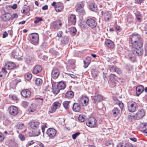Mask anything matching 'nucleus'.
Returning a JSON list of instances; mask_svg holds the SVG:
<instances>
[{"mask_svg":"<svg viewBox=\"0 0 147 147\" xmlns=\"http://www.w3.org/2000/svg\"><path fill=\"white\" fill-rule=\"evenodd\" d=\"M4 137L3 135L1 132H0V142L3 140L4 139Z\"/></svg>","mask_w":147,"mask_h":147,"instance_id":"obj_56","label":"nucleus"},{"mask_svg":"<svg viewBox=\"0 0 147 147\" xmlns=\"http://www.w3.org/2000/svg\"><path fill=\"white\" fill-rule=\"evenodd\" d=\"M84 6V4L82 2H81L78 3L76 6V11H78V10H79L81 8L83 7Z\"/></svg>","mask_w":147,"mask_h":147,"instance_id":"obj_30","label":"nucleus"},{"mask_svg":"<svg viewBox=\"0 0 147 147\" xmlns=\"http://www.w3.org/2000/svg\"><path fill=\"white\" fill-rule=\"evenodd\" d=\"M144 89V87L142 86H139L136 88V94L137 96H139L142 92Z\"/></svg>","mask_w":147,"mask_h":147,"instance_id":"obj_24","label":"nucleus"},{"mask_svg":"<svg viewBox=\"0 0 147 147\" xmlns=\"http://www.w3.org/2000/svg\"><path fill=\"white\" fill-rule=\"evenodd\" d=\"M130 38L132 44V51L136 55H142L144 52L142 48L143 41L140 35L137 33H134L130 36Z\"/></svg>","mask_w":147,"mask_h":147,"instance_id":"obj_1","label":"nucleus"},{"mask_svg":"<svg viewBox=\"0 0 147 147\" xmlns=\"http://www.w3.org/2000/svg\"><path fill=\"white\" fill-rule=\"evenodd\" d=\"M88 59H87L86 61H84V67L85 68H87L88 67L91 61L90 59H89L88 60Z\"/></svg>","mask_w":147,"mask_h":147,"instance_id":"obj_40","label":"nucleus"},{"mask_svg":"<svg viewBox=\"0 0 147 147\" xmlns=\"http://www.w3.org/2000/svg\"><path fill=\"white\" fill-rule=\"evenodd\" d=\"M6 68H3L2 69V71L1 72L2 73L4 74V76H5L7 73V71L5 70Z\"/></svg>","mask_w":147,"mask_h":147,"instance_id":"obj_57","label":"nucleus"},{"mask_svg":"<svg viewBox=\"0 0 147 147\" xmlns=\"http://www.w3.org/2000/svg\"><path fill=\"white\" fill-rule=\"evenodd\" d=\"M57 36L59 37H61L62 36V32L59 31L57 33Z\"/></svg>","mask_w":147,"mask_h":147,"instance_id":"obj_61","label":"nucleus"},{"mask_svg":"<svg viewBox=\"0 0 147 147\" xmlns=\"http://www.w3.org/2000/svg\"><path fill=\"white\" fill-rule=\"evenodd\" d=\"M42 83V81L41 79L37 78L35 80V83L38 86H41Z\"/></svg>","mask_w":147,"mask_h":147,"instance_id":"obj_36","label":"nucleus"},{"mask_svg":"<svg viewBox=\"0 0 147 147\" xmlns=\"http://www.w3.org/2000/svg\"><path fill=\"white\" fill-rule=\"evenodd\" d=\"M8 35V34L7 32L6 31H5L3 35V38H6L7 36Z\"/></svg>","mask_w":147,"mask_h":147,"instance_id":"obj_59","label":"nucleus"},{"mask_svg":"<svg viewBox=\"0 0 147 147\" xmlns=\"http://www.w3.org/2000/svg\"><path fill=\"white\" fill-rule=\"evenodd\" d=\"M30 10V9L29 8H24L22 10H21V12L22 13H28Z\"/></svg>","mask_w":147,"mask_h":147,"instance_id":"obj_46","label":"nucleus"},{"mask_svg":"<svg viewBox=\"0 0 147 147\" xmlns=\"http://www.w3.org/2000/svg\"><path fill=\"white\" fill-rule=\"evenodd\" d=\"M9 113L11 115L15 116L18 113V110L17 107L13 106H11L9 108Z\"/></svg>","mask_w":147,"mask_h":147,"instance_id":"obj_6","label":"nucleus"},{"mask_svg":"<svg viewBox=\"0 0 147 147\" xmlns=\"http://www.w3.org/2000/svg\"><path fill=\"white\" fill-rule=\"evenodd\" d=\"M116 104L119 105V107L122 110L123 107V104L122 102L121 101L118 100V101L116 102Z\"/></svg>","mask_w":147,"mask_h":147,"instance_id":"obj_39","label":"nucleus"},{"mask_svg":"<svg viewBox=\"0 0 147 147\" xmlns=\"http://www.w3.org/2000/svg\"><path fill=\"white\" fill-rule=\"evenodd\" d=\"M42 70V67L40 65H37L35 66L34 68L32 73L33 74H37L40 72Z\"/></svg>","mask_w":147,"mask_h":147,"instance_id":"obj_20","label":"nucleus"},{"mask_svg":"<svg viewBox=\"0 0 147 147\" xmlns=\"http://www.w3.org/2000/svg\"><path fill=\"white\" fill-rule=\"evenodd\" d=\"M56 83L57 87L60 90H63L66 87L65 84L64 82H60Z\"/></svg>","mask_w":147,"mask_h":147,"instance_id":"obj_22","label":"nucleus"},{"mask_svg":"<svg viewBox=\"0 0 147 147\" xmlns=\"http://www.w3.org/2000/svg\"><path fill=\"white\" fill-rule=\"evenodd\" d=\"M112 142V141H107L105 142V144L107 146H109L111 144Z\"/></svg>","mask_w":147,"mask_h":147,"instance_id":"obj_55","label":"nucleus"},{"mask_svg":"<svg viewBox=\"0 0 147 147\" xmlns=\"http://www.w3.org/2000/svg\"><path fill=\"white\" fill-rule=\"evenodd\" d=\"M49 52L51 53L52 55L55 57L58 54V53L55 50L53 49H51L49 50Z\"/></svg>","mask_w":147,"mask_h":147,"instance_id":"obj_37","label":"nucleus"},{"mask_svg":"<svg viewBox=\"0 0 147 147\" xmlns=\"http://www.w3.org/2000/svg\"><path fill=\"white\" fill-rule=\"evenodd\" d=\"M67 66L69 67V68H71L75 64V61L73 59L70 60L68 61L67 62Z\"/></svg>","mask_w":147,"mask_h":147,"instance_id":"obj_33","label":"nucleus"},{"mask_svg":"<svg viewBox=\"0 0 147 147\" xmlns=\"http://www.w3.org/2000/svg\"><path fill=\"white\" fill-rule=\"evenodd\" d=\"M136 55L132 51V52L128 54V58L130 60L133 62H134L136 59Z\"/></svg>","mask_w":147,"mask_h":147,"instance_id":"obj_25","label":"nucleus"},{"mask_svg":"<svg viewBox=\"0 0 147 147\" xmlns=\"http://www.w3.org/2000/svg\"><path fill=\"white\" fill-rule=\"evenodd\" d=\"M60 105L61 104L59 102H54L53 106L51 107L49 111V112L51 113L55 112L57 109L59 108Z\"/></svg>","mask_w":147,"mask_h":147,"instance_id":"obj_7","label":"nucleus"},{"mask_svg":"<svg viewBox=\"0 0 147 147\" xmlns=\"http://www.w3.org/2000/svg\"><path fill=\"white\" fill-rule=\"evenodd\" d=\"M70 34L73 36H74L76 34L77 30L74 27H71L69 29Z\"/></svg>","mask_w":147,"mask_h":147,"instance_id":"obj_27","label":"nucleus"},{"mask_svg":"<svg viewBox=\"0 0 147 147\" xmlns=\"http://www.w3.org/2000/svg\"><path fill=\"white\" fill-rule=\"evenodd\" d=\"M21 94L23 97L27 98L30 97L31 95L30 91L27 89L23 90L21 92Z\"/></svg>","mask_w":147,"mask_h":147,"instance_id":"obj_14","label":"nucleus"},{"mask_svg":"<svg viewBox=\"0 0 147 147\" xmlns=\"http://www.w3.org/2000/svg\"><path fill=\"white\" fill-rule=\"evenodd\" d=\"M102 97L99 94H97L94 97V99L96 102H98L102 100Z\"/></svg>","mask_w":147,"mask_h":147,"instance_id":"obj_31","label":"nucleus"},{"mask_svg":"<svg viewBox=\"0 0 147 147\" xmlns=\"http://www.w3.org/2000/svg\"><path fill=\"white\" fill-rule=\"evenodd\" d=\"M30 41L33 44L37 43L38 41L39 36L36 33L31 34L29 35Z\"/></svg>","mask_w":147,"mask_h":147,"instance_id":"obj_2","label":"nucleus"},{"mask_svg":"<svg viewBox=\"0 0 147 147\" xmlns=\"http://www.w3.org/2000/svg\"><path fill=\"white\" fill-rule=\"evenodd\" d=\"M40 133V131L39 129H35V130L34 129L32 132V136H38Z\"/></svg>","mask_w":147,"mask_h":147,"instance_id":"obj_32","label":"nucleus"},{"mask_svg":"<svg viewBox=\"0 0 147 147\" xmlns=\"http://www.w3.org/2000/svg\"><path fill=\"white\" fill-rule=\"evenodd\" d=\"M59 74V70L57 69H54L53 70L51 73V76L54 79H56Z\"/></svg>","mask_w":147,"mask_h":147,"instance_id":"obj_10","label":"nucleus"},{"mask_svg":"<svg viewBox=\"0 0 147 147\" xmlns=\"http://www.w3.org/2000/svg\"><path fill=\"white\" fill-rule=\"evenodd\" d=\"M115 28L117 32V34H118V32H120L122 30L121 28L119 26H116Z\"/></svg>","mask_w":147,"mask_h":147,"instance_id":"obj_52","label":"nucleus"},{"mask_svg":"<svg viewBox=\"0 0 147 147\" xmlns=\"http://www.w3.org/2000/svg\"><path fill=\"white\" fill-rule=\"evenodd\" d=\"M77 12H78L79 15L81 17L85 14V12L84 9L78 10V11Z\"/></svg>","mask_w":147,"mask_h":147,"instance_id":"obj_41","label":"nucleus"},{"mask_svg":"<svg viewBox=\"0 0 147 147\" xmlns=\"http://www.w3.org/2000/svg\"><path fill=\"white\" fill-rule=\"evenodd\" d=\"M111 113L113 116L116 117L119 115L120 110L118 108L115 107L112 110Z\"/></svg>","mask_w":147,"mask_h":147,"instance_id":"obj_15","label":"nucleus"},{"mask_svg":"<svg viewBox=\"0 0 147 147\" xmlns=\"http://www.w3.org/2000/svg\"><path fill=\"white\" fill-rule=\"evenodd\" d=\"M36 110V108L32 105L28 109V111L31 112H33Z\"/></svg>","mask_w":147,"mask_h":147,"instance_id":"obj_44","label":"nucleus"},{"mask_svg":"<svg viewBox=\"0 0 147 147\" xmlns=\"http://www.w3.org/2000/svg\"><path fill=\"white\" fill-rule=\"evenodd\" d=\"M70 101H65L63 103V105L65 108L66 109H68L69 107V104L70 102Z\"/></svg>","mask_w":147,"mask_h":147,"instance_id":"obj_38","label":"nucleus"},{"mask_svg":"<svg viewBox=\"0 0 147 147\" xmlns=\"http://www.w3.org/2000/svg\"><path fill=\"white\" fill-rule=\"evenodd\" d=\"M102 15L104 16V17L105 18H109L111 17V14L110 12L106 11L105 13H103L102 11Z\"/></svg>","mask_w":147,"mask_h":147,"instance_id":"obj_34","label":"nucleus"},{"mask_svg":"<svg viewBox=\"0 0 147 147\" xmlns=\"http://www.w3.org/2000/svg\"><path fill=\"white\" fill-rule=\"evenodd\" d=\"M51 88L49 86V85L44 87V90L46 91H49L51 90Z\"/></svg>","mask_w":147,"mask_h":147,"instance_id":"obj_54","label":"nucleus"},{"mask_svg":"<svg viewBox=\"0 0 147 147\" xmlns=\"http://www.w3.org/2000/svg\"><path fill=\"white\" fill-rule=\"evenodd\" d=\"M62 26V23L61 21H57L53 23V28L56 30H58Z\"/></svg>","mask_w":147,"mask_h":147,"instance_id":"obj_18","label":"nucleus"},{"mask_svg":"<svg viewBox=\"0 0 147 147\" xmlns=\"http://www.w3.org/2000/svg\"><path fill=\"white\" fill-rule=\"evenodd\" d=\"M117 147H125V146L123 144L119 143L118 144Z\"/></svg>","mask_w":147,"mask_h":147,"instance_id":"obj_63","label":"nucleus"},{"mask_svg":"<svg viewBox=\"0 0 147 147\" xmlns=\"http://www.w3.org/2000/svg\"><path fill=\"white\" fill-rule=\"evenodd\" d=\"M37 144L39 146V147H45L44 144L40 142H38Z\"/></svg>","mask_w":147,"mask_h":147,"instance_id":"obj_60","label":"nucleus"},{"mask_svg":"<svg viewBox=\"0 0 147 147\" xmlns=\"http://www.w3.org/2000/svg\"><path fill=\"white\" fill-rule=\"evenodd\" d=\"M147 123H141L140 124V126L142 128H144L147 125Z\"/></svg>","mask_w":147,"mask_h":147,"instance_id":"obj_50","label":"nucleus"},{"mask_svg":"<svg viewBox=\"0 0 147 147\" xmlns=\"http://www.w3.org/2000/svg\"><path fill=\"white\" fill-rule=\"evenodd\" d=\"M34 60L35 59L33 58L29 55H26L25 57V61L28 64L33 63Z\"/></svg>","mask_w":147,"mask_h":147,"instance_id":"obj_17","label":"nucleus"},{"mask_svg":"<svg viewBox=\"0 0 147 147\" xmlns=\"http://www.w3.org/2000/svg\"><path fill=\"white\" fill-rule=\"evenodd\" d=\"M4 17L6 18H11V16L9 13L5 14L4 16Z\"/></svg>","mask_w":147,"mask_h":147,"instance_id":"obj_49","label":"nucleus"},{"mask_svg":"<svg viewBox=\"0 0 147 147\" xmlns=\"http://www.w3.org/2000/svg\"><path fill=\"white\" fill-rule=\"evenodd\" d=\"M73 110L76 112H79L81 109V106L79 104L74 103L72 107Z\"/></svg>","mask_w":147,"mask_h":147,"instance_id":"obj_16","label":"nucleus"},{"mask_svg":"<svg viewBox=\"0 0 147 147\" xmlns=\"http://www.w3.org/2000/svg\"><path fill=\"white\" fill-rule=\"evenodd\" d=\"M63 7V4L59 3L55 6V9L57 12H61Z\"/></svg>","mask_w":147,"mask_h":147,"instance_id":"obj_23","label":"nucleus"},{"mask_svg":"<svg viewBox=\"0 0 147 147\" xmlns=\"http://www.w3.org/2000/svg\"><path fill=\"white\" fill-rule=\"evenodd\" d=\"M128 110L131 112H134L138 107V106L136 103L134 102H129L128 104Z\"/></svg>","mask_w":147,"mask_h":147,"instance_id":"obj_4","label":"nucleus"},{"mask_svg":"<svg viewBox=\"0 0 147 147\" xmlns=\"http://www.w3.org/2000/svg\"><path fill=\"white\" fill-rule=\"evenodd\" d=\"M9 98L11 99L17 100L18 98L16 96L14 95L11 94L9 95Z\"/></svg>","mask_w":147,"mask_h":147,"instance_id":"obj_45","label":"nucleus"},{"mask_svg":"<svg viewBox=\"0 0 147 147\" xmlns=\"http://www.w3.org/2000/svg\"><path fill=\"white\" fill-rule=\"evenodd\" d=\"M118 74H120L122 73V71L119 68L117 67L116 69V71L115 72Z\"/></svg>","mask_w":147,"mask_h":147,"instance_id":"obj_47","label":"nucleus"},{"mask_svg":"<svg viewBox=\"0 0 147 147\" xmlns=\"http://www.w3.org/2000/svg\"><path fill=\"white\" fill-rule=\"evenodd\" d=\"M89 101L88 98L86 96L82 97L81 99V102L84 106H86L88 104Z\"/></svg>","mask_w":147,"mask_h":147,"instance_id":"obj_19","label":"nucleus"},{"mask_svg":"<svg viewBox=\"0 0 147 147\" xmlns=\"http://www.w3.org/2000/svg\"><path fill=\"white\" fill-rule=\"evenodd\" d=\"M15 64L12 62H9L5 65V67L6 69H12L15 66Z\"/></svg>","mask_w":147,"mask_h":147,"instance_id":"obj_26","label":"nucleus"},{"mask_svg":"<svg viewBox=\"0 0 147 147\" xmlns=\"http://www.w3.org/2000/svg\"><path fill=\"white\" fill-rule=\"evenodd\" d=\"M52 86L53 87L52 91L53 93L56 95L59 93L60 90L57 87L56 83L54 82H53L52 83Z\"/></svg>","mask_w":147,"mask_h":147,"instance_id":"obj_12","label":"nucleus"},{"mask_svg":"<svg viewBox=\"0 0 147 147\" xmlns=\"http://www.w3.org/2000/svg\"><path fill=\"white\" fill-rule=\"evenodd\" d=\"M47 133L50 138H52L56 135V131L54 129L49 128L47 130Z\"/></svg>","mask_w":147,"mask_h":147,"instance_id":"obj_8","label":"nucleus"},{"mask_svg":"<svg viewBox=\"0 0 147 147\" xmlns=\"http://www.w3.org/2000/svg\"><path fill=\"white\" fill-rule=\"evenodd\" d=\"M24 76L26 80L29 81L31 79L32 77V75L31 73H26L25 75Z\"/></svg>","mask_w":147,"mask_h":147,"instance_id":"obj_35","label":"nucleus"},{"mask_svg":"<svg viewBox=\"0 0 147 147\" xmlns=\"http://www.w3.org/2000/svg\"><path fill=\"white\" fill-rule=\"evenodd\" d=\"M39 122L37 121H32L30 124V126L32 129L35 130V129H39Z\"/></svg>","mask_w":147,"mask_h":147,"instance_id":"obj_9","label":"nucleus"},{"mask_svg":"<svg viewBox=\"0 0 147 147\" xmlns=\"http://www.w3.org/2000/svg\"><path fill=\"white\" fill-rule=\"evenodd\" d=\"M22 104L24 107H26L28 105V103L27 101H23L22 102Z\"/></svg>","mask_w":147,"mask_h":147,"instance_id":"obj_58","label":"nucleus"},{"mask_svg":"<svg viewBox=\"0 0 147 147\" xmlns=\"http://www.w3.org/2000/svg\"><path fill=\"white\" fill-rule=\"evenodd\" d=\"M145 136H147V128L142 131Z\"/></svg>","mask_w":147,"mask_h":147,"instance_id":"obj_64","label":"nucleus"},{"mask_svg":"<svg viewBox=\"0 0 147 147\" xmlns=\"http://www.w3.org/2000/svg\"><path fill=\"white\" fill-rule=\"evenodd\" d=\"M116 67H117L114 65L111 66L109 67V70L111 72H115V71H116Z\"/></svg>","mask_w":147,"mask_h":147,"instance_id":"obj_42","label":"nucleus"},{"mask_svg":"<svg viewBox=\"0 0 147 147\" xmlns=\"http://www.w3.org/2000/svg\"><path fill=\"white\" fill-rule=\"evenodd\" d=\"M145 115V113L142 109H140L137 111L136 114V118L138 119L142 118Z\"/></svg>","mask_w":147,"mask_h":147,"instance_id":"obj_13","label":"nucleus"},{"mask_svg":"<svg viewBox=\"0 0 147 147\" xmlns=\"http://www.w3.org/2000/svg\"><path fill=\"white\" fill-rule=\"evenodd\" d=\"M105 43L106 45L109 48H113L114 47L113 42L109 39H106Z\"/></svg>","mask_w":147,"mask_h":147,"instance_id":"obj_21","label":"nucleus"},{"mask_svg":"<svg viewBox=\"0 0 147 147\" xmlns=\"http://www.w3.org/2000/svg\"><path fill=\"white\" fill-rule=\"evenodd\" d=\"M80 134L79 132H76L72 135V137L74 139H76Z\"/></svg>","mask_w":147,"mask_h":147,"instance_id":"obj_48","label":"nucleus"},{"mask_svg":"<svg viewBox=\"0 0 147 147\" xmlns=\"http://www.w3.org/2000/svg\"><path fill=\"white\" fill-rule=\"evenodd\" d=\"M90 8L91 10L93 11L96 12L97 10V7L94 3H92L90 4Z\"/></svg>","mask_w":147,"mask_h":147,"instance_id":"obj_29","label":"nucleus"},{"mask_svg":"<svg viewBox=\"0 0 147 147\" xmlns=\"http://www.w3.org/2000/svg\"><path fill=\"white\" fill-rule=\"evenodd\" d=\"M34 143L33 140H31L30 141L28 142L26 145V147H28L29 146L31 145Z\"/></svg>","mask_w":147,"mask_h":147,"instance_id":"obj_53","label":"nucleus"},{"mask_svg":"<svg viewBox=\"0 0 147 147\" xmlns=\"http://www.w3.org/2000/svg\"><path fill=\"white\" fill-rule=\"evenodd\" d=\"M74 96V94L73 92L71 91H67L66 93L65 97L68 98H72Z\"/></svg>","mask_w":147,"mask_h":147,"instance_id":"obj_28","label":"nucleus"},{"mask_svg":"<svg viewBox=\"0 0 147 147\" xmlns=\"http://www.w3.org/2000/svg\"><path fill=\"white\" fill-rule=\"evenodd\" d=\"M12 57L16 59L20 58L22 56L21 52L19 50H13L11 54Z\"/></svg>","mask_w":147,"mask_h":147,"instance_id":"obj_5","label":"nucleus"},{"mask_svg":"<svg viewBox=\"0 0 147 147\" xmlns=\"http://www.w3.org/2000/svg\"><path fill=\"white\" fill-rule=\"evenodd\" d=\"M85 117L84 115H80L78 117L79 120L81 122H84L85 120Z\"/></svg>","mask_w":147,"mask_h":147,"instance_id":"obj_43","label":"nucleus"},{"mask_svg":"<svg viewBox=\"0 0 147 147\" xmlns=\"http://www.w3.org/2000/svg\"><path fill=\"white\" fill-rule=\"evenodd\" d=\"M96 121L94 117H91L89 118L86 121V125L90 127H93L96 126Z\"/></svg>","mask_w":147,"mask_h":147,"instance_id":"obj_3","label":"nucleus"},{"mask_svg":"<svg viewBox=\"0 0 147 147\" xmlns=\"http://www.w3.org/2000/svg\"><path fill=\"white\" fill-rule=\"evenodd\" d=\"M86 23L89 26L91 27H95L96 25V23L93 19H88Z\"/></svg>","mask_w":147,"mask_h":147,"instance_id":"obj_11","label":"nucleus"},{"mask_svg":"<svg viewBox=\"0 0 147 147\" xmlns=\"http://www.w3.org/2000/svg\"><path fill=\"white\" fill-rule=\"evenodd\" d=\"M19 137L20 139L22 140H24V136L22 134H20L19 135Z\"/></svg>","mask_w":147,"mask_h":147,"instance_id":"obj_62","label":"nucleus"},{"mask_svg":"<svg viewBox=\"0 0 147 147\" xmlns=\"http://www.w3.org/2000/svg\"><path fill=\"white\" fill-rule=\"evenodd\" d=\"M24 127V124H19L17 125V127L18 129H22Z\"/></svg>","mask_w":147,"mask_h":147,"instance_id":"obj_51","label":"nucleus"}]
</instances>
